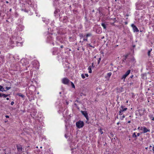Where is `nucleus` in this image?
I'll list each match as a JSON object with an SVG mask.
<instances>
[{"label": "nucleus", "mask_w": 154, "mask_h": 154, "mask_svg": "<svg viewBox=\"0 0 154 154\" xmlns=\"http://www.w3.org/2000/svg\"><path fill=\"white\" fill-rule=\"evenodd\" d=\"M127 76H126L125 74L124 75L122 78H121V79H122V80H124V81H125V80L126 78V77Z\"/></svg>", "instance_id": "ddd939ff"}, {"label": "nucleus", "mask_w": 154, "mask_h": 154, "mask_svg": "<svg viewBox=\"0 0 154 154\" xmlns=\"http://www.w3.org/2000/svg\"><path fill=\"white\" fill-rule=\"evenodd\" d=\"M85 76H86L87 77H88V74H85Z\"/></svg>", "instance_id": "72a5a7b5"}, {"label": "nucleus", "mask_w": 154, "mask_h": 154, "mask_svg": "<svg viewBox=\"0 0 154 154\" xmlns=\"http://www.w3.org/2000/svg\"><path fill=\"white\" fill-rule=\"evenodd\" d=\"M132 137L133 138H136L137 137V135L135 134V133L134 132L132 134Z\"/></svg>", "instance_id": "6ab92c4d"}, {"label": "nucleus", "mask_w": 154, "mask_h": 154, "mask_svg": "<svg viewBox=\"0 0 154 154\" xmlns=\"http://www.w3.org/2000/svg\"><path fill=\"white\" fill-rule=\"evenodd\" d=\"M36 148H38V146H37V147H36Z\"/></svg>", "instance_id": "e2e57ef3"}, {"label": "nucleus", "mask_w": 154, "mask_h": 154, "mask_svg": "<svg viewBox=\"0 0 154 154\" xmlns=\"http://www.w3.org/2000/svg\"><path fill=\"white\" fill-rule=\"evenodd\" d=\"M83 51H84V48L82 49Z\"/></svg>", "instance_id": "bf43d9fd"}, {"label": "nucleus", "mask_w": 154, "mask_h": 154, "mask_svg": "<svg viewBox=\"0 0 154 154\" xmlns=\"http://www.w3.org/2000/svg\"><path fill=\"white\" fill-rule=\"evenodd\" d=\"M100 133L101 134H102L103 133V132L102 130V129H100L99 130Z\"/></svg>", "instance_id": "bb28decb"}, {"label": "nucleus", "mask_w": 154, "mask_h": 154, "mask_svg": "<svg viewBox=\"0 0 154 154\" xmlns=\"http://www.w3.org/2000/svg\"><path fill=\"white\" fill-rule=\"evenodd\" d=\"M88 45H89V46L93 48H94V46H92L90 44H88Z\"/></svg>", "instance_id": "393cba45"}, {"label": "nucleus", "mask_w": 154, "mask_h": 154, "mask_svg": "<svg viewBox=\"0 0 154 154\" xmlns=\"http://www.w3.org/2000/svg\"><path fill=\"white\" fill-rule=\"evenodd\" d=\"M11 9H10V11H11Z\"/></svg>", "instance_id": "5fc2aeb1"}, {"label": "nucleus", "mask_w": 154, "mask_h": 154, "mask_svg": "<svg viewBox=\"0 0 154 154\" xmlns=\"http://www.w3.org/2000/svg\"><path fill=\"white\" fill-rule=\"evenodd\" d=\"M119 124V122L117 123V124L118 125Z\"/></svg>", "instance_id": "6e6d98bb"}, {"label": "nucleus", "mask_w": 154, "mask_h": 154, "mask_svg": "<svg viewBox=\"0 0 154 154\" xmlns=\"http://www.w3.org/2000/svg\"><path fill=\"white\" fill-rule=\"evenodd\" d=\"M131 72V70H128L127 72L125 73V74L126 75L128 76L130 73Z\"/></svg>", "instance_id": "4468645a"}, {"label": "nucleus", "mask_w": 154, "mask_h": 154, "mask_svg": "<svg viewBox=\"0 0 154 154\" xmlns=\"http://www.w3.org/2000/svg\"><path fill=\"white\" fill-rule=\"evenodd\" d=\"M119 115H122V112L121 110H120L119 111Z\"/></svg>", "instance_id": "b1692460"}, {"label": "nucleus", "mask_w": 154, "mask_h": 154, "mask_svg": "<svg viewBox=\"0 0 154 154\" xmlns=\"http://www.w3.org/2000/svg\"><path fill=\"white\" fill-rule=\"evenodd\" d=\"M101 26L103 27L104 29H106V25L107 24L105 23H102L101 24Z\"/></svg>", "instance_id": "9d476101"}, {"label": "nucleus", "mask_w": 154, "mask_h": 154, "mask_svg": "<svg viewBox=\"0 0 154 154\" xmlns=\"http://www.w3.org/2000/svg\"><path fill=\"white\" fill-rule=\"evenodd\" d=\"M152 50V49H151L150 50H149L148 51V55L149 56H150V52Z\"/></svg>", "instance_id": "412c9836"}, {"label": "nucleus", "mask_w": 154, "mask_h": 154, "mask_svg": "<svg viewBox=\"0 0 154 154\" xmlns=\"http://www.w3.org/2000/svg\"><path fill=\"white\" fill-rule=\"evenodd\" d=\"M88 72L89 73H91L92 72V70H91V66H90L88 68Z\"/></svg>", "instance_id": "9b49d317"}, {"label": "nucleus", "mask_w": 154, "mask_h": 154, "mask_svg": "<svg viewBox=\"0 0 154 154\" xmlns=\"http://www.w3.org/2000/svg\"><path fill=\"white\" fill-rule=\"evenodd\" d=\"M81 76L82 78L83 79H85V75L83 74L81 75Z\"/></svg>", "instance_id": "5701e85b"}, {"label": "nucleus", "mask_w": 154, "mask_h": 154, "mask_svg": "<svg viewBox=\"0 0 154 154\" xmlns=\"http://www.w3.org/2000/svg\"><path fill=\"white\" fill-rule=\"evenodd\" d=\"M150 118L152 120L154 121V117H153V115H152L149 116Z\"/></svg>", "instance_id": "a211bd4d"}, {"label": "nucleus", "mask_w": 154, "mask_h": 154, "mask_svg": "<svg viewBox=\"0 0 154 154\" xmlns=\"http://www.w3.org/2000/svg\"><path fill=\"white\" fill-rule=\"evenodd\" d=\"M76 125L77 128H80L83 127L84 123L82 121L79 120L76 122Z\"/></svg>", "instance_id": "f03ea898"}, {"label": "nucleus", "mask_w": 154, "mask_h": 154, "mask_svg": "<svg viewBox=\"0 0 154 154\" xmlns=\"http://www.w3.org/2000/svg\"><path fill=\"white\" fill-rule=\"evenodd\" d=\"M63 45H61V46H60V48H63Z\"/></svg>", "instance_id": "37998d69"}, {"label": "nucleus", "mask_w": 154, "mask_h": 154, "mask_svg": "<svg viewBox=\"0 0 154 154\" xmlns=\"http://www.w3.org/2000/svg\"><path fill=\"white\" fill-rule=\"evenodd\" d=\"M133 77V75H131V76H130V78H132Z\"/></svg>", "instance_id": "ea45409f"}, {"label": "nucleus", "mask_w": 154, "mask_h": 154, "mask_svg": "<svg viewBox=\"0 0 154 154\" xmlns=\"http://www.w3.org/2000/svg\"><path fill=\"white\" fill-rule=\"evenodd\" d=\"M91 67H92L93 68H94V63H91Z\"/></svg>", "instance_id": "c756f323"}, {"label": "nucleus", "mask_w": 154, "mask_h": 154, "mask_svg": "<svg viewBox=\"0 0 154 154\" xmlns=\"http://www.w3.org/2000/svg\"><path fill=\"white\" fill-rule=\"evenodd\" d=\"M140 133H138L137 134V136H140Z\"/></svg>", "instance_id": "f704fd0d"}, {"label": "nucleus", "mask_w": 154, "mask_h": 154, "mask_svg": "<svg viewBox=\"0 0 154 154\" xmlns=\"http://www.w3.org/2000/svg\"><path fill=\"white\" fill-rule=\"evenodd\" d=\"M9 95V94H6V97H7Z\"/></svg>", "instance_id": "de8ad7c7"}, {"label": "nucleus", "mask_w": 154, "mask_h": 154, "mask_svg": "<svg viewBox=\"0 0 154 154\" xmlns=\"http://www.w3.org/2000/svg\"><path fill=\"white\" fill-rule=\"evenodd\" d=\"M7 121H8V120H6V121H5V122H6Z\"/></svg>", "instance_id": "3c124183"}, {"label": "nucleus", "mask_w": 154, "mask_h": 154, "mask_svg": "<svg viewBox=\"0 0 154 154\" xmlns=\"http://www.w3.org/2000/svg\"><path fill=\"white\" fill-rule=\"evenodd\" d=\"M143 133H146L148 132H150V130L147 129L146 127H143Z\"/></svg>", "instance_id": "39448f33"}, {"label": "nucleus", "mask_w": 154, "mask_h": 154, "mask_svg": "<svg viewBox=\"0 0 154 154\" xmlns=\"http://www.w3.org/2000/svg\"><path fill=\"white\" fill-rule=\"evenodd\" d=\"M6 91L5 90L4 88H3V86L1 85H0V91L3 92V91Z\"/></svg>", "instance_id": "f8f14e48"}, {"label": "nucleus", "mask_w": 154, "mask_h": 154, "mask_svg": "<svg viewBox=\"0 0 154 154\" xmlns=\"http://www.w3.org/2000/svg\"><path fill=\"white\" fill-rule=\"evenodd\" d=\"M71 85L72 87L73 88H75V86L74 85L73 83L72 82H71Z\"/></svg>", "instance_id": "4be33fe9"}, {"label": "nucleus", "mask_w": 154, "mask_h": 154, "mask_svg": "<svg viewBox=\"0 0 154 154\" xmlns=\"http://www.w3.org/2000/svg\"><path fill=\"white\" fill-rule=\"evenodd\" d=\"M85 36H86L85 35H84V37H83L84 38L83 39V41H82V43L83 42V41H88V38H86Z\"/></svg>", "instance_id": "dca6fc26"}, {"label": "nucleus", "mask_w": 154, "mask_h": 154, "mask_svg": "<svg viewBox=\"0 0 154 154\" xmlns=\"http://www.w3.org/2000/svg\"><path fill=\"white\" fill-rule=\"evenodd\" d=\"M92 35V34L91 33H88L86 35H85L86 38H88V37L91 36Z\"/></svg>", "instance_id": "2eb2a0df"}, {"label": "nucleus", "mask_w": 154, "mask_h": 154, "mask_svg": "<svg viewBox=\"0 0 154 154\" xmlns=\"http://www.w3.org/2000/svg\"><path fill=\"white\" fill-rule=\"evenodd\" d=\"M111 25H114V23H111Z\"/></svg>", "instance_id": "79ce46f5"}, {"label": "nucleus", "mask_w": 154, "mask_h": 154, "mask_svg": "<svg viewBox=\"0 0 154 154\" xmlns=\"http://www.w3.org/2000/svg\"><path fill=\"white\" fill-rule=\"evenodd\" d=\"M14 103V102L13 101H12L11 102V105H13Z\"/></svg>", "instance_id": "7c9ffc66"}, {"label": "nucleus", "mask_w": 154, "mask_h": 154, "mask_svg": "<svg viewBox=\"0 0 154 154\" xmlns=\"http://www.w3.org/2000/svg\"><path fill=\"white\" fill-rule=\"evenodd\" d=\"M79 36L81 38H82L83 37H84V35H83V34L82 33L80 34H79Z\"/></svg>", "instance_id": "aec40b11"}, {"label": "nucleus", "mask_w": 154, "mask_h": 154, "mask_svg": "<svg viewBox=\"0 0 154 154\" xmlns=\"http://www.w3.org/2000/svg\"><path fill=\"white\" fill-rule=\"evenodd\" d=\"M100 60H101V58H100L98 60V62H97V63L98 64H99Z\"/></svg>", "instance_id": "a878e982"}, {"label": "nucleus", "mask_w": 154, "mask_h": 154, "mask_svg": "<svg viewBox=\"0 0 154 154\" xmlns=\"http://www.w3.org/2000/svg\"><path fill=\"white\" fill-rule=\"evenodd\" d=\"M131 26L133 28V30L134 32H138L139 30L136 26L134 24H132L131 25Z\"/></svg>", "instance_id": "20e7f679"}, {"label": "nucleus", "mask_w": 154, "mask_h": 154, "mask_svg": "<svg viewBox=\"0 0 154 154\" xmlns=\"http://www.w3.org/2000/svg\"><path fill=\"white\" fill-rule=\"evenodd\" d=\"M122 119L124 118L125 117V116H123L122 117Z\"/></svg>", "instance_id": "a19ab883"}, {"label": "nucleus", "mask_w": 154, "mask_h": 154, "mask_svg": "<svg viewBox=\"0 0 154 154\" xmlns=\"http://www.w3.org/2000/svg\"><path fill=\"white\" fill-rule=\"evenodd\" d=\"M120 107L121 109L120 110H121L122 112L126 111L127 109V108H124V106H121Z\"/></svg>", "instance_id": "6e6552de"}, {"label": "nucleus", "mask_w": 154, "mask_h": 154, "mask_svg": "<svg viewBox=\"0 0 154 154\" xmlns=\"http://www.w3.org/2000/svg\"><path fill=\"white\" fill-rule=\"evenodd\" d=\"M87 121H88L89 120V118H88V116H87V117H85Z\"/></svg>", "instance_id": "2f4dec72"}, {"label": "nucleus", "mask_w": 154, "mask_h": 154, "mask_svg": "<svg viewBox=\"0 0 154 154\" xmlns=\"http://www.w3.org/2000/svg\"><path fill=\"white\" fill-rule=\"evenodd\" d=\"M59 93H60V94H61V92H60Z\"/></svg>", "instance_id": "864d4df0"}, {"label": "nucleus", "mask_w": 154, "mask_h": 154, "mask_svg": "<svg viewBox=\"0 0 154 154\" xmlns=\"http://www.w3.org/2000/svg\"><path fill=\"white\" fill-rule=\"evenodd\" d=\"M2 97H6V94H2Z\"/></svg>", "instance_id": "c85d7f7f"}, {"label": "nucleus", "mask_w": 154, "mask_h": 154, "mask_svg": "<svg viewBox=\"0 0 154 154\" xmlns=\"http://www.w3.org/2000/svg\"><path fill=\"white\" fill-rule=\"evenodd\" d=\"M130 122H131V121H128V123H130Z\"/></svg>", "instance_id": "09e8293b"}, {"label": "nucleus", "mask_w": 154, "mask_h": 154, "mask_svg": "<svg viewBox=\"0 0 154 154\" xmlns=\"http://www.w3.org/2000/svg\"><path fill=\"white\" fill-rule=\"evenodd\" d=\"M138 113L140 116H142L144 114V112L142 110H139Z\"/></svg>", "instance_id": "0eeeda50"}, {"label": "nucleus", "mask_w": 154, "mask_h": 154, "mask_svg": "<svg viewBox=\"0 0 154 154\" xmlns=\"http://www.w3.org/2000/svg\"><path fill=\"white\" fill-rule=\"evenodd\" d=\"M81 112L85 117H87V116H88V113L86 111H82Z\"/></svg>", "instance_id": "423d86ee"}, {"label": "nucleus", "mask_w": 154, "mask_h": 154, "mask_svg": "<svg viewBox=\"0 0 154 154\" xmlns=\"http://www.w3.org/2000/svg\"><path fill=\"white\" fill-rule=\"evenodd\" d=\"M40 148H42V146H41V147H40Z\"/></svg>", "instance_id": "4d7b16f0"}, {"label": "nucleus", "mask_w": 154, "mask_h": 154, "mask_svg": "<svg viewBox=\"0 0 154 154\" xmlns=\"http://www.w3.org/2000/svg\"><path fill=\"white\" fill-rule=\"evenodd\" d=\"M112 73L111 72L108 73L107 74V75L105 76V77L107 79H109Z\"/></svg>", "instance_id": "1a4fd4ad"}, {"label": "nucleus", "mask_w": 154, "mask_h": 154, "mask_svg": "<svg viewBox=\"0 0 154 154\" xmlns=\"http://www.w3.org/2000/svg\"><path fill=\"white\" fill-rule=\"evenodd\" d=\"M5 117L6 118H9V116H8V115H6V116H5Z\"/></svg>", "instance_id": "4c0bfd02"}, {"label": "nucleus", "mask_w": 154, "mask_h": 154, "mask_svg": "<svg viewBox=\"0 0 154 154\" xmlns=\"http://www.w3.org/2000/svg\"><path fill=\"white\" fill-rule=\"evenodd\" d=\"M128 55H126L125 56V58H127V57H128Z\"/></svg>", "instance_id": "c03bdc74"}, {"label": "nucleus", "mask_w": 154, "mask_h": 154, "mask_svg": "<svg viewBox=\"0 0 154 154\" xmlns=\"http://www.w3.org/2000/svg\"><path fill=\"white\" fill-rule=\"evenodd\" d=\"M126 40V39H124L125 41Z\"/></svg>", "instance_id": "680f3d73"}, {"label": "nucleus", "mask_w": 154, "mask_h": 154, "mask_svg": "<svg viewBox=\"0 0 154 154\" xmlns=\"http://www.w3.org/2000/svg\"><path fill=\"white\" fill-rule=\"evenodd\" d=\"M6 3H7V4H8V3H9V2H8V1H6Z\"/></svg>", "instance_id": "49530a36"}, {"label": "nucleus", "mask_w": 154, "mask_h": 154, "mask_svg": "<svg viewBox=\"0 0 154 154\" xmlns=\"http://www.w3.org/2000/svg\"><path fill=\"white\" fill-rule=\"evenodd\" d=\"M6 100H9V98H8H8H6Z\"/></svg>", "instance_id": "a18cd8bd"}, {"label": "nucleus", "mask_w": 154, "mask_h": 154, "mask_svg": "<svg viewBox=\"0 0 154 154\" xmlns=\"http://www.w3.org/2000/svg\"><path fill=\"white\" fill-rule=\"evenodd\" d=\"M55 1H58V0H54Z\"/></svg>", "instance_id": "13d9d810"}, {"label": "nucleus", "mask_w": 154, "mask_h": 154, "mask_svg": "<svg viewBox=\"0 0 154 154\" xmlns=\"http://www.w3.org/2000/svg\"><path fill=\"white\" fill-rule=\"evenodd\" d=\"M126 40V39H124L125 41Z\"/></svg>", "instance_id": "052dcab7"}, {"label": "nucleus", "mask_w": 154, "mask_h": 154, "mask_svg": "<svg viewBox=\"0 0 154 154\" xmlns=\"http://www.w3.org/2000/svg\"><path fill=\"white\" fill-rule=\"evenodd\" d=\"M62 81L63 83L65 85H68L70 81L67 78H64L62 79Z\"/></svg>", "instance_id": "7ed1b4c3"}, {"label": "nucleus", "mask_w": 154, "mask_h": 154, "mask_svg": "<svg viewBox=\"0 0 154 154\" xmlns=\"http://www.w3.org/2000/svg\"><path fill=\"white\" fill-rule=\"evenodd\" d=\"M16 147L18 154H20L23 152V149L22 145L20 144H17V145Z\"/></svg>", "instance_id": "f257e3e1"}, {"label": "nucleus", "mask_w": 154, "mask_h": 154, "mask_svg": "<svg viewBox=\"0 0 154 154\" xmlns=\"http://www.w3.org/2000/svg\"><path fill=\"white\" fill-rule=\"evenodd\" d=\"M83 95V93H81L80 94V96H82V95Z\"/></svg>", "instance_id": "c9c22d12"}, {"label": "nucleus", "mask_w": 154, "mask_h": 154, "mask_svg": "<svg viewBox=\"0 0 154 154\" xmlns=\"http://www.w3.org/2000/svg\"><path fill=\"white\" fill-rule=\"evenodd\" d=\"M6 89H7V91L9 89H11V87H6Z\"/></svg>", "instance_id": "cd10ccee"}, {"label": "nucleus", "mask_w": 154, "mask_h": 154, "mask_svg": "<svg viewBox=\"0 0 154 154\" xmlns=\"http://www.w3.org/2000/svg\"><path fill=\"white\" fill-rule=\"evenodd\" d=\"M2 97V94L1 93H0V97Z\"/></svg>", "instance_id": "e433bc0d"}, {"label": "nucleus", "mask_w": 154, "mask_h": 154, "mask_svg": "<svg viewBox=\"0 0 154 154\" xmlns=\"http://www.w3.org/2000/svg\"><path fill=\"white\" fill-rule=\"evenodd\" d=\"M17 95L19 96L20 97H22V98H24V96L21 93L18 94H17Z\"/></svg>", "instance_id": "f3484780"}, {"label": "nucleus", "mask_w": 154, "mask_h": 154, "mask_svg": "<svg viewBox=\"0 0 154 154\" xmlns=\"http://www.w3.org/2000/svg\"><path fill=\"white\" fill-rule=\"evenodd\" d=\"M58 12V11L57 10H56L55 11H54V14H56V13H57Z\"/></svg>", "instance_id": "473e14b6"}, {"label": "nucleus", "mask_w": 154, "mask_h": 154, "mask_svg": "<svg viewBox=\"0 0 154 154\" xmlns=\"http://www.w3.org/2000/svg\"><path fill=\"white\" fill-rule=\"evenodd\" d=\"M94 58H96V56L94 57Z\"/></svg>", "instance_id": "603ef678"}, {"label": "nucleus", "mask_w": 154, "mask_h": 154, "mask_svg": "<svg viewBox=\"0 0 154 154\" xmlns=\"http://www.w3.org/2000/svg\"><path fill=\"white\" fill-rule=\"evenodd\" d=\"M76 101V102H79V101H78V100H76V101Z\"/></svg>", "instance_id": "8fccbe9b"}, {"label": "nucleus", "mask_w": 154, "mask_h": 154, "mask_svg": "<svg viewBox=\"0 0 154 154\" xmlns=\"http://www.w3.org/2000/svg\"><path fill=\"white\" fill-rule=\"evenodd\" d=\"M152 150H153V152H154V146H153L152 148Z\"/></svg>", "instance_id": "58836bf2"}]
</instances>
